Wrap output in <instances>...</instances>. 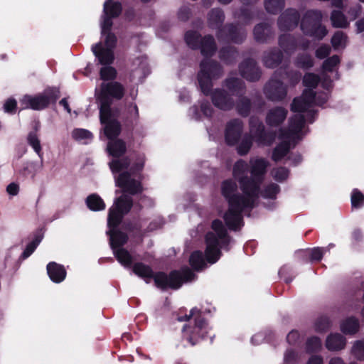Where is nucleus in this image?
Wrapping results in <instances>:
<instances>
[{
	"instance_id": "17",
	"label": "nucleus",
	"mask_w": 364,
	"mask_h": 364,
	"mask_svg": "<svg viewBox=\"0 0 364 364\" xmlns=\"http://www.w3.org/2000/svg\"><path fill=\"white\" fill-rule=\"evenodd\" d=\"M250 132L251 136L262 145H270L274 139L272 136H269L265 132L263 123L255 117L250 119Z\"/></svg>"
},
{
	"instance_id": "41",
	"label": "nucleus",
	"mask_w": 364,
	"mask_h": 364,
	"mask_svg": "<svg viewBox=\"0 0 364 364\" xmlns=\"http://www.w3.org/2000/svg\"><path fill=\"white\" fill-rule=\"evenodd\" d=\"M255 11L247 8H241L239 12H235L234 16L242 21L245 24L250 23L255 17Z\"/></svg>"
},
{
	"instance_id": "34",
	"label": "nucleus",
	"mask_w": 364,
	"mask_h": 364,
	"mask_svg": "<svg viewBox=\"0 0 364 364\" xmlns=\"http://www.w3.org/2000/svg\"><path fill=\"white\" fill-rule=\"evenodd\" d=\"M71 136L75 141H81L83 144L89 143L93 137L89 130L81 128L74 129L71 132Z\"/></svg>"
},
{
	"instance_id": "51",
	"label": "nucleus",
	"mask_w": 364,
	"mask_h": 364,
	"mask_svg": "<svg viewBox=\"0 0 364 364\" xmlns=\"http://www.w3.org/2000/svg\"><path fill=\"white\" fill-rule=\"evenodd\" d=\"M330 326L329 319L326 317L319 318L315 324V328L317 331L323 332L326 331Z\"/></svg>"
},
{
	"instance_id": "14",
	"label": "nucleus",
	"mask_w": 364,
	"mask_h": 364,
	"mask_svg": "<svg viewBox=\"0 0 364 364\" xmlns=\"http://www.w3.org/2000/svg\"><path fill=\"white\" fill-rule=\"evenodd\" d=\"M58 91L53 89L46 90L35 96L25 95L20 100L23 109L41 110L46 108L50 103L55 102L58 98Z\"/></svg>"
},
{
	"instance_id": "56",
	"label": "nucleus",
	"mask_w": 364,
	"mask_h": 364,
	"mask_svg": "<svg viewBox=\"0 0 364 364\" xmlns=\"http://www.w3.org/2000/svg\"><path fill=\"white\" fill-rule=\"evenodd\" d=\"M297 47L302 50H306L310 46V41L301 36L296 38Z\"/></svg>"
},
{
	"instance_id": "24",
	"label": "nucleus",
	"mask_w": 364,
	"mask_h": 364,
	"mask_svg": "<svg viewBox=\"0 0 364 364\" xmlns=\"http://www.w3.org/2000/svg\"><path fill=\"white\" fill-rule=\"evenodd\" d=\"M198 104L199 107L195 105L189 109L188 115L191 119L200 120L202 115L206 117L212 116L213 109L208 101L201 100Z\"/></svg>"
},
{
	"instance_id": "15",
	"label": "nucleus",
	"mask_w": 364,
	"mask_h": 364,
	"mask_svg": "<svg viewBox=\"0 0 364 364\" xmlns=\"http://www.w3.org/2000/svg\"><path fill=\"white\" fill-rule=\"evenodd\" d=\"M192 317H195V324L193 327H187L184 326L183 331L188 333L187 339L191 345H195L200 338H204L206 333L207 324L205 320L201 318L200 310L193 308L191 310L189 315H186L184 318H178L180 321L188 320Z\"/></svg>"
},
{
	"instance_id": "7",
	"label": "nucleus",
	"mask_w": 364,
	"mask_h": 364,
	"mask_svg": "<svg viewBox=\"0 0 364 364\" xmlns=\"http://www.w3.org/2000/svg\"><path fill=\"white\" fill-rule=\"evenodd\" d=\"M132 271L135 274L145 279L146 282H149L146 279L154 278L156 285L161 289L169 287L177 289L183 282L193 280L196 276L188 267L183 268L181 271H173L169 275L163 272H159L154 275L151 267L141 262L135 263Z\"/></svg>"
},
{
	"instance_id": "38",
	"label": "nucleus",
	"mask_w": 364,
	"mask_h": 364,
	"mask_svg": "<svg viewBox=\"0 0 364 364\" xmlns=\"http://www.w3.org/2000/svg\"><path fill=\"white\" fill-rule=\"evenodd\" d=\"M332 25L336 28H344L348 24L344 14L339 11H333L331 16Z\"/></svg>"
},
{
	"instance_id": "60",
	"label": "nucleus",
	"mask_w": 364,
	"mask_h": 364,
	"mask_svg": "<svg viewBox=\"0 0 364 364\" xmlns=\"http://www.w3.org/2000/svg\"><path fill=\"white\" fill-rule=\"evenodd\" d=\"M296 357V353L293 350H287L284 355V360L286 361H291Z\"/></svg>"
},
{
	"instance_id": "20",
	"label": "nucleus",
	"mask_w": 364,
	"mask_h": 364,
	"mask_svg": "<svg viewBox=\"0 0 364 364\" xmlns=\"http://www.w3.org/2000/svg\"><path fill=\"white\" fill-rule=\"evenodd\" d=\"M243 129V124L240 119H235L229 122L226 127L225 140L229 145L238 142Z\"/></svg>"
},
{
	"instance_id": "57",
	"label": "nucleus",
	"mask_w": 364,
	"mask_h": 364,
	"mask_svg": "<svg viewBox=\"0 0 364 364\" xmlns=\"http://www.w3.org/2000/svg\"><path fill=\"white\" fill-rule=\"evenodd\" d=\"M299 334L296 331H291L287 336V341L289 344H294L299 339Z\"/></svg>"
},
{
	"instance_id": "39",
	"label": "nucleus",
	"mask_w": 364,
	"mask_h": 364,
	"mask_svg": "<svg viewBox=\"0 0 364 364\" xmlns=\"http://www.w3.org/2000/svg\"><path fill=\"white\" fill-rule=\"evenodd\" d=\"M252 146V137L249 134H245L243 136L237 147V153L241 156L246 155L250 150Z\"/></svg>"
},
{
	"instance_id": "44",
	"label": "nucleus",
	"mask_w": 364,
	"mask_h": 364,
	"mask_svg": "<svg viewBox=\"0 0 364 364\" xmlns=\"http://www.w3.org/2000/svg\"><path fill=\"white\" fill-rule=\"evenodd\" d=\"M346 36L342 31L335 33L331 38V43L335 49L343 48L346 46Z\"/></svg>"
},
{
	"instance_id": "32",
	"label": "nucleus",
	"mask_w": 364,
	"mask_h": 364,
	"mask_svg": "<svg viewBox=\"0 0 364 364\" xmlns=\"http://www.w3.org/2000/svg\"><path fill=\"white\" fill-rule=\"evenodd\" d=\"M359 321L354 317H350L344 320L341 325V329L346 334H355L359 330Z\"/></svg>"
},
{
	"instance_id": "40",
	"label": "nucleus",
	"mask_w": 364,
	"mask_h": 364,
	"mask_svg": "<svg viewBox=\"0 0 364 364\" xmlns=\"http://www.w3.org/2000/svg\"><path fill=\"white\" fill-rule=\"evenodd\" d=\"M28 144L33 149L40 158L43 157L41 145L38 136L36 132H31L27 136Z\"/></svg>"
},
{
	"instance_id": "48",
	"label": "nucleus",
	"mask_w": 364,
	"mask_h": 364,
	"mask_svg": "<svg viewBox=\"0 0 364 364\" xmlns=\"http://www.w3.org/2000/svg\"><path fill=\"white\" fill-rule=\"evenodd\" d=\"M321 347V341L319 338L314 336L306 341V350L309 352L318 351Z\"/></svg>"
},
{
	"instance_id": "64",
	"label": "nucleus",
	"mask_w": 364,
	"mask_h": 364,
	"mask_svg": "<svg viewBox=\"0 0 364 364\" xmlns=\"http://www.w3.org/2000/svg\"><path fill=\"white\" fill-rule=\"evenodd\" d=\"M59 104L63 106L64 107V109L69 113L70 114L71 112V109L69 107V105H68V100L66 98H63L62 99L60 102H59Z\"/></svg>"
},
{
	"instance_id": "19",
	"label": "nucleus",
	"mask_w": 364,
	"mask_h": 364,
	"mask_svg": "<svg viewBox=\"0 0 364 364\" xmlns=\"http://www.w3.org/2000/svg\"><path fill=\"white\" fill-rule=\"evenodd\" d=\"M300 15L294 9H287L278 18L277 25L280 31H291L299 23Z\"/></svg>"
},
{
	"instance_id": "33",
	"label": "nucleus",
	"mask_w": 364,
	"mask_h": 364,
	"mask_svg": "<svg viewBox=\"0 0 364 364\" xmlns=\"http://www.w3.org/2000/svg\"><path fill=\"white\" fill-rule=\"evenodd\" d=\"M86 204L88 208L92 211H100L105 208V204L103 200L95 193L87 196L86 199Z\"/></svg>"
},
{
	"instance_id": "26",
	"label": "nucleus",
	"mask_w": 364,
	"mask_h": 364,
	"mask_svg": "<svg viewBox=\"0 0 364 364\" xmlns=\"http://www.w3.org/2000/svg\"><path fill=\"white\" fill-rule=\"evenodd\" d=\"M47 272L50 279L55 283L63 282L66 277L64 267L55 262H50L47 265Z\"/></svg>"
},
{
	"instance_id": "28",
	"label": "nucleus",
	"mask_w": 364,
	"mask_h": 364,
	"mask_svg": "<svg viewBox=\"0 0 364 364\" xmlns=\"http://www.w3.org/2000/svg\"><path fill=\"white\" fill-rule=\"evenodd\" d=\"M132 75L133 78L141 79L149 73L148 63L146 58H137L132 64Z\"/></svg>"
},
{
	"instance_id": "43",
	"label": "nucleus",
	"mask_w": 364,
	"mask_h": 364,
	"mask_svg": "<svg viewBox=\"0 0 364 364\" xmlns=\"http://www.w3.org/2000/svg\"><path fill=\"white\" fill-rule=\"evenodd\" d=\"M351 353L357 359L364 360V338L354 342Z\"/></svg>"
},
{
	"instance_id": "13",
	"label": "nucleus",
	"mask_w": 364,
	"mask_h": 364,
	"mask_svg": "<svg viewBox=\"0 0 364 364\" xmlns=\"http://www.w3.org/2000/svg\"><path fill=\"white\" fill-rule=\"evenodd\" d=\"M185 41L192 49H200L203 55L212 56L216 51L217 46L214 38L210 35L202 37L196 31H189L185 34Z\"/></svg>"
},
{
	"instance_id": "55",
	"label": "nucleus",
	"mask_w": 364,
	"mask_h": 364,
	"mask_svg": "<svg viewBox=\"0 0 364 364\" xmlns=\"http://www.w3.org/2000/svg\"><path fill=\"white\" fill-rule=\"evenodd\" d=\"M16 107V101L13 99H9L4 105V109L6 112L11 113Z\"/></svg>"
},
{
	"instance_id": "12",
	"label": "nucleus",
	"mask_w": 364,
	"mask_h": 364,
	"mask_svg": "<svg viewBox=\"0 0 364 364\" xmlns=\"http://www.w3.org/2000/svg\"><path fill=\"white\" fill-rule=\"evenodd\" d=\"M322 14L318 10L307 11L301 21L303 33L317 40H322L328 33L326 28L321 24Z\"/></svg>"
},
{
	"instance_id": "25",
	"label": "nucleus",
	"mask_w": 364,
	"mask_h": 364,
	"mask_svg": "<svg viewBox=\"0 0 364 364\" xmlns=\"http://www.w3.org/2000/svg\"><path fill=\"white\" fill-rule=\"evenodd\" d=\"M223 85L230 92L231 95L240 96L244 95L246 91L245 82L237 77H228L224 80Z\"/></svg>"
},
{
	"instance_id": "31",
	"label": "nucleus",
	"mask_w": 364,
	"mask_h": 364,
	"mask_svg": "<svg viewBox=\"0 0 364 364\" xmlns=\"http://www.w3.org/2000/svg\"><path fill=\"white\" fill-rule=\"evenodd\" d=\"M238 55L236 48L233 46L223 47L219 53V57L225 64L230 65L233 63Z\"/></svg>"
},
{
	"instance_id": "9",
	"label": "nucleus",
	"mask_w": 364,
	"mask_h": 364,
	"mask_svg": "<svg viewBox=\"0 0 364 364\" xmlns=\"http://www.w3.org/2000/svg\"><path fill=\"white\" fill-rule=\"evenodd\" d=\"M208 25L210 28L219 29L217 37L219 41H231L235 43H241L246 38L247 33L241 27L232 23L227 24L221 28L224 21L225 14L219 8L211 9L208 14Z\"/></svg>"
},
{
	"instance_id": "3",
	"label": "nucleus",
	"mask_w": 364,
	"mask_h": 364,
	"mask_svg": "<svg viewBox=\"0 0 364 364\" xmlns=\"http://www.w3.org/2000/svg\"><path fill=\"white\" fill-rule=\"evenodd\" d=\"M122 12V5L119 2L107 0L104 3L103 15L101 22V34L105 37V43L101 42L92 46V50L101 65H105L100 70L101 79L108 80L114 79L116 70L109 65L114 60L113 49L117 43V38L110 30L112 26V18H116Z\"/></svg>"
},
{
	"instance_id": "6",
	"label": "nucleus",
	"mask_w": 364,
	"mask_h": 364,
	"mask_svg": "<svg viewBox=\"0 0 364 364\" xmlns=\"http://www.w3.org/2000/svg\"><path fill=\"white\" fill-rule=\"evenodd\" d=\"M320 81L317 75L306 73L303 78V83L306 89L303 92L302 95L294 99L291 109L296 114L304 117V120L313 122L315 112L313 109L314 105H322L328 100V93L324 92L316 94L313 89L315 88Z\"/></svg>"
},
{
	"instance_id": "10",
	"label": "nucleus",
	"mask_w": 364,
	"mask_h": 364,
	"mask_svg": "<svg viewBox=\"0 0 364 364\" xmlns=\"http://www.w3.org/2000/svg\"><path fill=\"white\" fill-rule=\"evenodd\" d=\"M212 228L215 233L210 232L205 236V257L208 262L213 264L220 257L219 247L226 248L230 242V238L228 236L227 230L220 220H215L212 223Z\"/></svg>"
},
{
	"instance_id": "54",
	"label": "nucleus",
	"mask_w": 364,
	"mask_h": 364,
	"mask_svg": "<svg viewBox=\"0 0 364 364\" xmlns=\"http://www.w3.org/2000/svg\"><path fill=\"white\" fill-rule=\"evenodd\" d=\"M325 252V249L321 247H316L311 251V260L319 261L323 257Z\"/></svg>"
},
{
	"instance_id": "58",
	"label": "nucleus",
	"mask_w": 364,
	"mask_h": 364,
	"mask_svg": "<svg viewBox=\"0 0 364 364\" xmlns=\"http://www.w3.org/2000/svg\"><path fill=\"white\" fill-rule=\"evenodd\" d=\"M18 191H19L18 186L14 183H10L6 188V191L8 192L9 194H10L11 196L17 195L18 193Z\"/></svg>"
},
{
	"instance_id": "36",
	"label": "nucleus",
	"mask_w": 364,
	"mask_h": 364,
	"mask_svg": "<svg viewBox=\"0 0 364 364\" xmlns=\"http://www.w3.org/2000/svg\"><path fill=\"white\" fill-rule=\"evenodd\" d=\"M189 262L195 270H200L206 266L203 253L200 251L193 252L190 257Z\"/></svg>"
},
{
	"instance_id": "2",
	"label": "nucleus",
	"mask_w": 364,
	"mask_h": 364,
	"mask_svg": "<svg viewBox=\"0 0 364 364\" xmlns=\"http://www.w3.org/2000/svg\"><path fill=\"white\" fill-rule=\"evenodd\" d=\"M105 124V134L109 139L107 150L114 159L109 162L115 181V185L122 189L124 193L135 195L142 191L141 171L144 168L145 157L139 155L132 163L129 157L119 158L127 151L125 142L116 139L121 132V126L117 119H107Z\"/></svg>"
},
{
	"instance_id": "62",
	"label": "nucleus",
	"mask_w": 364,
	"mask_h": 364,
	"mask_svg": "<svg viewBox=\"0 0 364 364\" xmlns=\"http://www.w3.org/2000/svg\"><path fill=\"white\" fill-rule=\"evenodd\" d=\"M322 86L326 89L328 90L331 87V80L328 79L326 76V75H323V81H322Z\"/></svg>"
},
{
	"instance_id": "30",
	"label": "nucleus",
	"mask_w": 364,
	"mask_h": 364,
	"mask_svg": "<svg viewBox=\"0 0 364 364\" xmlns=\"http://www.w3.org/2000/svg\"><path fill=\"white\" fill-rule=\"evenodd\" d=\"M238 97L237 102H235L236 110L242 117H247L252 108L251 100L243 95Z\"/></svg>"
},
{
	"instance_id": "52",
	"label": "nucleus",
	"mask_w": 364,
	"mask_h": 364,
	"mask_svg": "<svg viewBox=\"0 0 364 364\" xmlns=\"http://www.w3.org/2000/svg\"><path fill=\"white\" fill-rule=\"evenodd\" d=\"M191 11L186 6H181L177 14L178 18L181 21H186L191 16Z\"/></svg>"
},
{
	"instance_id": "8",
	"label": "nucleus",
	"mask_w": 364,
	"mask_h": 364,
	"mask_svg": "<svg viewBox=\"0 0 364 364\" xmlns=\"http://www.w3.org/2000/svg\"><path fill=\"white\" fill-rule=\"evenodd\" d=\"M304 117L295 114L289 120L287 129H281L279 139L282 142L274 149L272 159L275 161L281 160L287 155L290 148L294 147L304 135Z\"/></svg>"
},
{
	"instance_id": "5",
	"label": "nucleus",
	"mask_w": 364,
	"mask_h": 364,
	"mask_svg": "<svg viewBox=\"0 0 364 364\" xmlns=\"http://www.w3.org/2000/svg\"><path fill=\"white\" fill-rule=\"evenodd\" d=\"M200 70L198 74V80L201 91L205 95L211 96L213 104L217 108L228 111L235 107V100L223 89L218 88L212 91L213 80L219 79L223 74L222 66L218 62L205 59L200 65Z\"/></svg>"
},
{
	"instance_id": "4",
	"label": "nucleus",
	"mask_w": 364,
	"mask_h": 364,
	"mask_svg": "<svg viewBox=\"0 0 364 364\" xmlns=\"http://www.w3.org/2000/svg\"><path fill=\"white\" fill-rule=\"evenodd\" d=\"M132 205V197L124 193L114 200L113 205L109 210L107 220L110 229L107 234L109 235L111 248L117 261L126 268L130 267L133 262L131 254L122 247L127 241V235L117 231L115 228L121 223L123 216L131 210Z\"/></svg>"
},
{
	"instance_id": "53",
	"label": "nucleus",
	"mask_w": 364,
	"mask_h": 364,
	"mask_svg": "<svg viewBox=\"0 0 364 364\" xmlns=\"http://www.w3.org/2000/svg\"><path fill=\"white\" fill-rule=\"evenodd\" d=\"M331 52V48L328 45H322L316 50V56L319 59L327 57Z\"/></svg>"
},
{
	"instance_id": "49",
	"label": "nucleus",
	"mask_w": 364,
	"mask_h": 364,
	"mask_svg": "<svg viewBox=\"0 0 364 364\" xmlns=\"http://www.w3.org/2000/svg\"><path fill=\"white\" fill-rule=\"evenodd\" d=\"M41 163L38 164L34 161H28L24 167L25 172L31 174L33 176L42 168L43 166V157L41 158Z\"/></svg>"
},
{
	"instance_id": "63",
	"label": "nucleus",
	"mask_w": 364,
	"mask_h": 364,
	"mask_svg": "<svg viewBox=\"0 0 364 364\" xmlns=\"http://www.w3.org/2000/svg\"><path fill=\"white\" fill-rule=\"evenodd\" d=\"M352 236L355 241H360L363 238V234L360 230H355L352 233Z\"/></svg>"
},
{
	"instance_id": "11",
	"label": "nucleus",
	"mask_w": 364,
	"mask_h": 364,
	"mask_svg": "<svg viewBox=\"0 0 364 364\" xmlns=\"http://www.w3.org/2000/svg\"><path fill=\"white\" fill-rule=\"evenodd\" d=\"M124 94V87L118 82H103L98 95L100 101V117L101 122L107 119H116L110 109L111 98L120 100Z\"/></svg>"
},
{
	"instance_id": "1",
	"label": "nucleus",
	"mask_w": 364,
	"mask_h": 364,
	"mask_svg": "<svg viewBox=\"0 0 364 364\" xmlns=\"http://www.w3.org/2000/svg\"><path fill=\"white\" fill-rule=\"evenodd\" d=\"M269 165L267 159L260 157L251 158L249 165L242 159L234 164L232 175L240 184L242 194L237 193L235 181L228 179L223 182L221 192L229 205L223 218L229 229L236 231L243 226L242 213L250 211L256 205Z\"/></svg>"
},
{
	"instance_id": "45",
	"label": "nucleus",
	"mask_w": 364,
	"mask_h": 364,
	"mask_svg": "<svg viewBox=\"0 0 364 364\" xmlns=\"http://www.w3.org/2000/svg\"><path fill=\"white\" fill-rule=\"evenodd\" d=\"M41 241V237H36L32 242L26 246L25 250L23 252L21 257L23 259L28 258L36 249L37 246Z\"/></svg>"
},
{
	"instance_id": "61",
	"label": "nucleus",
	"mask_w": 364,
	"mask_h": 364,
	"mask_svg": "<svg viewBox=\"0 0 364 364\" xmlns=\"http://www.w3.org/2000/svg\"><path fill=\"white\" fill-rule=\"evenodd\" d=\"M307 364H323L322 358L318 355L312 356Z\"/></svg>"
},
{
	"instance_id": "47",
	"label": "nucleus",
	"mask_w": 364,
	"mask_h": 364,
	"mask_svg": "<svg viewBox=\"0 0 364 364\" xmlns=\"http://www.w3.org/2000/svg\"><path fill=\"white\" fill-rule=\"evenodd\" d=\"M272 177L277 181H284L289 176V171L284 167L274 168L272 171Z\"/></svg>"
},
{
	"instance_id": "22",
	"label": "nucleus",
	"mask_w": 364,
	"mask_h": 364,
	"mask_svg": "<svg viewBox=\"0 0 364 364\" xmlns=\"http://www.w3.org/2000/svg\"><path fill=\"white\" fill-rule=\"evenodd\" d=\"M288 110L283 107L276 106L269 109L266 115V123L270 127H278L287 118Z\"/></svg>"
},
{
	"instance_id": "23",
	"label": "nucleus",
	"mask_w": 364,
	"mask_h": 364,
	"mask_svg": "<svg viewBox=\"0 0 364 364\" xmlns=\"http://www.w3.org/2000/svg\"><path fill=\"white\" fill-rule=\"evenodd\" d=\"M282 52L279 48H272L263 53L262 62L266 68H274L282 63Z\"/></svg>"
},
{
	"instance_id": "16",
	"label": "nucleus",
	"mask_w": 364,
	"mask_h": 364,
	"mask_svg": "<svg viewBox=\"0 0 364 364\" xmlns=\"http://www.w3.org/2000/svg\"><path fill=\"white\" fill-rule=\"evenodd\" d=\"M277 72L265 84L263 92L265 97L272 102H280L283 100L287 94V86L277 79Z\"/></svg>"
},
{
	"instance_id": "42",
	"label": "nucleus",
	"mask_w": 364,
	"mask_h": 364,
	"mask_svg": "<svg viewBox=\"0 0 364 364\" xmlns=\"http://www.w3.org/2000/svg\"><path fill=\"white\" fill-rule=\"evenodd\" d=\"M296 65L299 68L308 69L314 65V61L310 55L301 54L297 56Z\"/></svg>"
},
{
	"instance_id": "35",
	"label": "nucleus",
	"mask_w": 364,
	"mask_h": 364,
	"mask_svg": "<svg viewBox=\"0 0 364 364\" xmlns=\"http://www.w3.org/2000/svg\"><path fill=\"white\" fill-rule=\"evenodd\" d=\"M264 5L267 12L277 14L283 9L285 2L284 0H264Z\"/></svg>"
},
{
	"instance_id": "29",
	"label": "nucleus",
	"mask_w": 364,
	"mask_h": 364,
	"mask_svg": "<svg viewBox=\"0 0 364 364\" xmlns=\"http://www.w3.org/2000/svg\"><path fill=\"white\" fill-rule=\"evenodd\" d=\"M346 343V338L341 334L334 333L327 337L326 346L330 350H338L343 349Z\"/></svg>"
},
{
	"instance_id": "59",
	"label": "nucleus",
	"mask_w": 364,
	"mask_h": 364,
	"mask_svg": "<svg viewBox=\"0 0 364 364\" xmlns=\"http://www.w3.org/2000/svg\"><path fill=\"white\" fill-rule=\"evenodd\" d=\"M129 113L131 117L137 119L139 117L138 107L136 105H132L129 108Z\"/></svg>"
},
{
	"instance_id": "18",
	"label": "nucleus",
	"mask_w": 364,
	"mask_h": 364,
	"mask_svg": "<svg viewBox=\"0 0 364 364\" xmlns=\"http://www.w3.org/2000/svg\"><path fill=\"white\" fill-rule=\"evenodd\" d=\"M239 72L242 77L250 82L259 80L262 75L257 62L252 58H247L239 65Z\"/></svg>"
},
{
	"instance_id": "46",
	"label": "nucleus",
	"mask_w": 364,
	"mask_h": 364,
	"mask_svg": "<svg viewBox=\"0 0 364 364\" xmlns=\"http://www.w3.org/2000/svg\"><path fill=\"white\" fill-rule=\"evenodd\" d=\"M351 204L354 208H360L364 204V196L357 189H354L352 193Z\"/></svg>"
},
{
	"instance_id": "27",
	"label": "nucleus",
	"mask_w": 364,
	"mask_h": 364,
	"mask_svg": "<svg viewBox=\"0 0 364 364\" xmlns=\"http://www.w3.org/2000/svg\"><path fill=\"white\" fill-rule=\"evenodd\" d=\"M279 46L287 55L293 54L297 47V39L294 36L283 34L279 37Z\"/></svg>"
},
{
	"instance_id": "50",
	"label": "nucleus",
	"mask_w": 364,
	"mask_h": 364,
	"mask_svg": "<svg viewBox=\"0 0 364 364\" xmlns=\"http://www.w3.org/2000/svg\"><path fill=\"white\" fill-rule=\"evenodd\" d=\"M340 62L338 55H333L332 57L326 60L323 63V69L325 71H332L333 68L336 67Z\"/></svg>"
},
{
	"instance_id": "21",
	"label": "nucleus",
	"mask_w": 364,
	"mask_h": 364,
	"mask_svg": "<svg viewBox=\"0 0 364 364\" xmlns=\"http://www.w3.org/2000/svg\"><path fill=\"white\" fill-rule=\"evenodd\" d=\"M255 40L260 43H267L274 38V32L269 23H257L253 30Z\"/></svg>"
},
{
	"instance_id": "37",
	"label": "nucleus",
	"mask_w": 364,
	"mask_h": 364,
	"mask_svg": "<svg viewBox=\"0 0 364 364\" xmlns=\"http://www.w3.org/2000/svg\"><path fill=\"white\" fill-rule=\"evenodd\" d=\"M279 191L280 188L277 184L270 183L264 186L263 189L259 193L264 198L275 199Z\"/></svg>"
}]
</instances>
